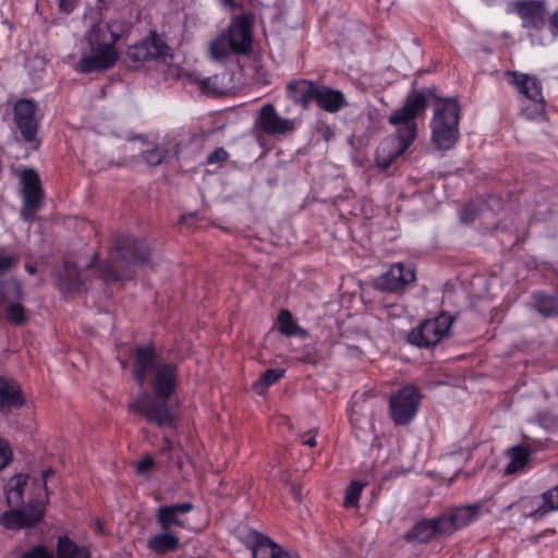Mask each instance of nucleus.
<instances>
[{
  "mask_svg": "<svg viewBox=\"0 0 558 558\" xmlns=\"http://www.w3.org/2000/svg\"><path fill=\"white\" fill-rule=\"evenodd\" d=\"M149 374H153V393H138L128 403V410L144 416L148 423L160 428L172 427L175 414L169 399L179 385L178 366L159 362L153 345H140L135 349L133 378L140 386H144Z\"/></svg>",
  "mask_w": 558,
  "mask_h": 558,
  "instance_id": "1",
  "label": "nucleus"
},
{
  "mask_svg": "<svg viewBox=\"0 0 558 558\" xmlns=\"http://www.w3.org/2000/svg\"><path fill=\"white\" fill-rule=\"evenodd\" d=\"M428 97H436L434 89L411 92L403 106L388 119L392 125H400L393 137L384 140L376 150V165L381 170H388L391 163L400 157L413 143L417 135L414 119L420 117L428 107Z\"/></svg>",
  "mask_w": 558,
  "mask_h": 558,
  "instance_id": "2",
  "label": "nucleus"
},
{
  "mask_svg": "<svg viewBox=\"0 0 558 558\" xmlns=\"http://www.w3.org/2000/svg\"><path fill=\"white\" fill-rule=\"evenodd\" d=\"M255 15H234L228 27L209 43L208 53L214 61H225L231 56H250L254 50L253 27Z\"/></svg>",
  "mask_w": 558,
  "mask_h": 558,
  "instance_id": "3",
  "label": "nucleus"
},
{
  "mask_svg": "<svg viewBox=\"0 0 558 558\" xmlns=\"http://www.w3.org/2000/svg\"><path fill=\"white\" fill-rule=\"evenodd\" d=\"M89 46V53L84 54L76 64L81 73L104 72L111 69L119 60L116 43L120 35L112 31L108 23L94 24L85 34Z\"/></svg>",
  "mask_w": 558,
  "mask_h": 558,
  "instance_id": "4",
  "label": "nucleus"
},
{
  "mask_svg": "<svg viewBox=\"0 0 558 558\" xmlns=\"http://www.w3.org/2000/svg\"><path fill=\"white\" fill-rule=\"evenodd\" d=\"M460 106L454 98L446 99L432 119V138L439 149L451 148L459 137Z\"/></svg>",
  "mask_w": 558,
  "mask_h": 558,
  "instance_id": "5",
  "label": "nucleus"
},
{
  "mask_svg": "<svg viewBox=\"0 0 558 558\" xmlns=\"http://www.w3.org/2000/svg\"><path fill=\"white\" fill-rule=\"evenodd\" d=\"M453 322L454 317L452 315L442 312L437 317L427 319L412 329L408 335V341L422 348L435 345L445 337L449 336V330Z\"/></svg>",
  "mask_w": 558,
  "mask_h": 558,
  "instance_id": "6",
  "label": "nucleus"
},
{
  "mask_svg": "<svg viewBox=\"0 0 558 558\" xmlns=\"http://www.w3.org/2000/svg\"><path fill=\"white\" fill-rule=\"evenodd\" d=\"M13 121L19 130L22 140L34 149L40 146V138L38 137L39 122L36 117L37 106L32 99L22 98L14 102Z\"/></svg>",
  "mask_w": 558,
  "mask_h": 558,
  "instance_id": "7",
  "label": "nucleus"
},
{
  "mask_svg": "<svg viewBox=\"0 0 558 558\" xmlns=\"http://www.w3.org/2000/svg\"><path fill=\"white\" fill-rule=\"evenodd\" d=\"M420 393L415 386L402 387L389 399V415L396 425L409 424L417 413Z\"/></svg>",
  "mask_w": 558,
  "mask_h": 558,
  "instance_id": "8",
  "label": "nucleus"
},
{
  "mask_svg": "<svg viewBox=\"0 0 558 558\" xmlns=\"http://www.w3.org/2000/svg\"><path fill=\"white\" fill-rule=\"evenodd\" d=\"M110 257L114 262L121 260L130 265L145 264L149 258V248L142 240L116 234L111 240Z\"/></svg>",
  "mask_w": 558,
  "mask_h": 558,
  "instance_id": "9",
  "label": "nucleus"
},
{
  "mask_svg": "<svg viewBox=\"0 0 558 558\" xmlns=\"http://www.w3.org/2000/svg\"><path fill=\"white\" fill-rule=\"evenodd\" d=\"M40 493L36 495V499L31 501L27 508L12 509L0 515L2 526L11 530H20L31 527L37 524L45 514L44 501L40 499Z\"/></svg>",
  "mask_w": 558,
  "mask_h": 558,
  "instance_id": "10",
  "label": "nucleus"
},
{
  "mask_svg": "<svg viewBox=\"0 0 558 558\" xmlns=\"http://www.w3.org/2000/svg\"><path fill=\"white\" fill-rule=\"evenodd\" d=\"M168 50L166 43L158 37L156 32L151 31L147 37L130 46L126 56L133 63L142 64L158 58H165Z\"/></svg>",
  "mask_w": 558,
  "mask_h": 558,
  "instance_id": "11",
  "label": "nucleus"
},
{
  "mask_svg": "<svg viewBox=\"0 0 558 558\" xmlns=\"http://www.w3.org/2000/svg\"><path fill=\"white\" fill-rule=\"evenodd\" d=\"M23 183V208L22 217L29 221L34 219L36 210L41 205L43 190L38 173L34 169H25L21 173Z\"/></svg>",
  "mask_w": 558,
  "mask_h": 558,
  "instance_id": "12",
  "label": "nucleus"
},
{
  "mask_svg": "<svg viewBox=\"0 0 558 558\" xmlns=\"http://www.w3.org/2000/svg\"><path fill=\"white\" fill-rule=\"evenodd\" d=\"M505 76L510 84L517 87L520 94L534 102L535 114L541 116L545 113V100L542 94V85L536 76L515 71H507Z\"/></svg>",
  "mask_w": 558,
  "mask_h": 558,
  "instance_id": "13",
  "label": "nucleus"
},
{
  "mask_svg": "<svg viewBox=\"0 0 558 558\" xmlns=\"http://www.w3.org/2000/svg\"><path fill=\"white\" fill-rule=\"evenodd\" d=\"M256 125L267 135H283L295 128L294 121L280 117L271 104L260 108Z\"/></svg>",
  "mask_w": 558,
  "mask_h": 558,
  "instance_id": "14",
  "label": "nucleus"
},
{
  "mask_svg": "<svg viewBox=\"0 0 558 558\" xmlns=\"http://www.w3.org/2000/svg\"><path fill=\"white\" fill-rule=\"evenodd\" d=\"M415 279L413 268L405 269L402 263H396L391 265L388 271L377 278L376 288L384 292H395L411 284Z\"/></svg>",
  "mask_w": 558,
  "mask_h": 558,
  "instance_id": "15",
  "label": "nucleus"
},
{
  "mask_svg": "<svg viewBox=\"0 0 558 558\" xmlns=\"http://www.w3.org/2000/svg\"><path fill=\"white\" fill-rule=\"evenodd\" d=\"M192 502H181L160 506L156 510V522L160 530L172 531V526L185 527L183 515L192 511Z\"/></svg>",
  "mask_w": 558,
  "mask_h": 558,
  "instance_id": "16",
  "label": "nucleus"
},
{
  "mask_svg": "<svg viewBox=\"0 0 558 558\" xmlns=\"http://www.w3.org/2000/svg\"><path fill=\"white\" fill-rule=\"evenodd\" d=\"M480 505L461 506L454 508L451 512L441 514L442 531L451 535L457 530L464 527L475 520L481 511Z\"/></svg>",
  "mask_w": 558,
  "mask_h": 558,
  "instance_id": "17",
  "label": "nucleus"
},
{
  "mask_svg": "<svg viewBox=\"0 0 558 558\" xmlns=\"http://www.w3.org/2000/svg\"><path fill=\"white\" fill-rule=\"evenodd\" d=\"M515 11L522 19L523 27L541 29L545 25L544 1H520L515 3Z\"/></svg>",
  "mask_w": 558,
  "mask_h": 558,
  "instance_id": "18",
  "label": "nucleus"
},
{
  "mask_svg": "<svg viewBox=\"0 0 558 558\" xmlns=\"http://www.w3.org/2000/svg\"><path fill=\"white\" fill-rule=\"evenodd\" d=\"M437 535H447L442 531V520L440 515L418 521L404 534V539L409 543H427Z\"/></svg>",
  "mask_w": 558,
  "mask_h": 558,
  "instance_id": "19",
  "label": "nucleus"
},
{
  "mask_svg": "<svg viewBox=\"0 0 558 558\" xmlns=\"http://www.w3.org/2000/svg\"><path fill=\"white\" fill-rule=\"evenodd\" d=\"M25 403L21 385L13 378L0 376V410L20 409Z\"/></svg>",
  "mask_w": 558,
  "mask_h": 558,
  "instance_id": "20",
  "label": "nucleus"
},
{
  "mask_svg": "<svg viewBox=\"0 0 558 558\" xmlns=\"http://www.w3.org/2000/svg\"><path fill=\"white\" fill-rule=\"evenodd\" d=\"M314 101L320 109L330 113L338 112L347 105L342 92L326 85H317Z\"/></svg>",
  "mask_w": 558,
  "mask_h": 558,
  "instance_id": "21",
  "label": "nucleus"
},
{
  "mask_svg": "<svg viewBox=\"0 0 558 558\" xmlns=\"http://www.w3.org/2000/svg\"><path fill=\"white\" fill-rule=\"evenodd\" d=\"M317 85L308 80L294 81L288 85V93L295 104L300 105L303 109H307L311 101L314 100Z\"/></svg>",
  "mask_w": 558,
  "mask_h": 558,
  "instance_id": "22",
  "label": "nucleus"
},
{
  "mask_svg": "<svg viewBox=\"0 0 558 558\" xmlns=\"http://www.w3.org/2000/svg\"><path fill=\"white\" fill-rule=\"evenodd\" d=\"M180 546V537L169 530H161L160 533L153 535L147 542V547L157 555L175 551Z\"/></svg>",
  "mask_w": 558,
  "mask_h": 558,
  "instance_id": "23",
  "label": "nucleus"
},
{
  "mask_svg": "<svg viewBox=\"0 0 558 558\" xmlns=\"http://www.w3.org/2000/svg\"><path fill=\"white\" fill-rule=\"evenodd\" d=\"M278 329L279 331L288 337L300 336L307 337L308 332L300 327L293 319V316L290 311L281 310L277 317Z\"/></svg>",
  "mask_w": 558,
  "mask_h": 558,
  "instance_id": "24",
  "label": "nucleus"
},
{
  "mask_svg": "<svg viewBox=\"0 0 558 558\" xmlns=\"http://www.w3.org/2000/svg\"><path fill=\"white\" fill-rule=\"evenodd\" d=\"M28 476L15 474L8 483L7 501L9 506H19L23 501L24 487L27 484Z\"/></svg>",
  "mask_w": 558,
  "mask_h": 558,
  "instance_id": "25",
  "label": "nucleus"
},
{
  "mask_svg": "<svg viewBox=\"0 0 558 558\" xmlns=\"http://www.w3.org/2000/svg\"><path fill=\"white\" fill-rule=\"evenodd\" d=\"M57 558H90L86 548L78 547L68 536L58 539Z\"/></svg>",
  "mask_w": 558,
  "mask_h": 558,
  "instance_id": "26",
  "label": "nucleus"
},
{
  "mask_svg": "<svg viewBox=\"0 0 558 558\" xmlns=\"http://www.w3.org/2000/svg\"><path fill=\"white\" fill-rule=\"evenodd\" d=\"M509 464L505 469L506 474H513L521 470L529 461L530 450L523 446H514L508 449Z\"/></svg>",
  "mask_w": 558,
  "mask_h": 558,
  "instance_id": "27",
  "label": "nucleus"
},
{
  "mask_svg": "<svg viewBox=\"0 0 558 558\" xmlns=\"http://www.w3.org/2000/svg\"><path fill=\"white\" fill-rule=\"evenodd\" d=\"M281 548L269 537L260 536L253 548V558H276Z\"/></svg>",
  "mask_w": 558,
  "mask_h": 558,
  "instance_id": "28",
  "label": "nucleus"
},
{
  "mask_svg": "<svg viewBox=\"0 0 558 558\" xmlns=\"http://www.w3.org/2000/svg\"><path fill=\"white\" fill-rule=\"evenodd\" d=\"M66 276L62 277L60 280V287L63 290L70 292H80L85 289V279L82 275L76 274L75 269L71 268L68 263L64 265Z\"/></svg>",
  "mask_w": 558,
  "mask_h": 558,
  "instance_id": "29",
  "label": "nucleus"
},
{
  "mask_svg": "<svg viewBox=\"0 0 558 558\" xmlns=\"http://www.w3.org/2000/svg\"><path fill=\"white\" fill-rule=\"evenodd\" d=\"M535 307L545 317L558 316V299L553 295L535 294Z\"/></svg>",
  "mask_w": 558,
  "mask_h": 558,
  "instance_id": "30",
  "label": "nucleus"
},
{
  "mask_svg": "<svg viewBox=\"0 0 558 558\" xmlns=\"http://www.w3.org/2000/svg\"><path fill=\"white\" fill-rule=\"evenodd\" d=\"M284 374L283 369L280 368H270L267 369L260 378L253 384V390L257 395H263L265 390L276 381H278Z\"/></svg>",
  "mask_w": 558,
  "mask_h": 558,
  "instance_id": "31",
  "label": "nucleus"
},
{
  "mask_svg": "<svg viewBox=\"0 0 558 558\" xmlns=\"http://www.w3.org/2000/svg\"><path fill=\"white\" fill-rule=\"evenodd\" d=\"M20 255L5 247H0V277L11 271L19 263Z\"/></svg>",
  "mask_w": 558,
  "mask_h": 558,
  "instance_id": "32",
  "label": "nucleus"
},
{
  "mask_svg": "<svg viewBox=\"0 0 558 558\" xmlns=\"http://www.w3.org/2000/svg\"><path fill=\"white\" fill-rule=\"evenodd\" d=\"M199 88L206 95H223L228 87L220 82L218 75L199 81Z\"/></svg>",
  "mask_w": 558,
  "mask_h": 558,
  "instance_id": "33",
  "label": "nucleus"
},
{
  "mask_svg": "<svg viewBox=\"0 0 558 558\" xmlns=\"http://www.w3.org/2000/svg\"><path fill=\"white\" fill-rule=\"evenodd\" d=\"M7 318L10 323L22 326L28 320L25 307L19 302H12L7 307Z\"/></svg>",
  "mask_w": 558,
  "mask_h": 558,
  "instance_id": "34",
  "label": "nucleus"
},
{
  "mask_svg": "<svg viewBox=\"0 0 558 558\" xmlns=\"http://www.w3.org/2000/svg\"><path fill=\"white\" fill-rule=\"evenodd\" d=\"M544 504L533 512V515L542 517L548 511L558 510V485L543 495Z\"/></svg>",
  "mask_w": 558,
  "mask_h": 558,
  "instance_id": "35",
  "label": "nucleus"
},
{
  "mask_svg": "<svg viewBox=\"0 0 558 558\" xmlns=\"http://www.w3.org/2000/svg\"><path fill=\"white\" fill-rule=\"evenodd\" d=\"M168 151H169L168 148L153 146V147H149V148L143 150L142 157L148 166L156 167L165 160Z\"/></svg>",
  "mask_w": 558,
  "mask_h": 558,
  "instance_id": "36",
  "label": "nucleus"
},
{
  "mask_svg": "<svg viewBox=\"0 0 558 558\" xmlns=\"http://www.w3.org/2000/svg\"><path fill=\"white\" fill-rule=\"evenodd\" d=\"M111 262L113 260L110 258L109 262H102L96 266L100 278L106 282H117L123 278V275L113 267Z\"/></svg>",
  "mask_w": 558,
  "mask_h": 558,
  "instance_id": "37",
  "label": "nucleus"
},
{
  "mask_svg": "<svg viewBox=\"0 0 558 558\" xmlns=\"http://www.w3.org/2000/svg\"><path fill=\"white\" fill-rule=\"evenodd\" d=\"M364 484L353 481L345 489L344 506L347 508H355L363 490Z\"/></svg>",
  "mask_w": 558,
  "mask_h": 558,
  "instance_id": "38",
  "label": "nucleus"
},
{
  "mask_svg": "<svg viewBox=\"0 0 558 558\" xmlns=\"http://www.w3.org/2000/svg\"><path fill=\"white\" fill-rule=\"evenodd\" d=\"M2 288L4 289V291L2 292L3 300H19L22 298V287L19 281L8 280L7 282H2Z\"/></svg>",
  "mask_w": 558,
  "mask_h": 558,
  "instance_id": "39",
  "label": "nucleus"
},
{
  "mask_svg": "<svg viewBox=\"0 0 558 558\" xmlns=\"http://www.w3.org/2000/svg\"><path fill=\"white\" fill-rule=\"evenodd\" d=\"M13 458L12 449L9 442L0 438V471L3 470Z\"/></svg>",
  "mask_w": 558,
  "mask_h": 558,
  "instance_id": "40",
  "label": "nucleus"
},
{
  "mask_svg": "<svg viewBox=\"0 0 558 558\" xmlns=\"http://www.w3.org/2000/svg\"><path fill=\"white\" fill-rule=\"evenodd\" d=\"M54 475V471L50 468L41 473L40 478H33V485L44 492L45 499H48L47 480Z\"/></svg>",
  "mask_w": 558,
  "mask_h": 558,
  "instance_id": "41",
  "label": "nucleus"
},
{
  "mask_svg": "<svg viewBox=\"0 0 558 558\" xmlns=\"http://www.w3.org/2000/svg\"><path fill=\"white\" fill-rule=\"evenodd\" d=\"M478 215L477 209L473 205H465L460 211V219L464 223L472 222Z\"/></svg>",
  "mask_w": 558,
  "mask_h": 558,
  "instance_id": "42",
  "label": "nucleus"
},
{
  "mask_svg": "<svg viewBox=\"0 0 558 558\" xmlns=\"http://www.w3.org/2000/svg\"><path fill=\"white\" fill-rule=\"evenodd\" d=\"M228 158V153L225 148L218 147L207 156L208 163H216L225 161Z\"/></svg>",
  "mask_w": 558,
  "mask_h": 558,
  "instance_id": "43",
  "label": "nucleus"
},
{
  "mask_svg": "<svg viewBox=\"0 0 558 558\" xmlns=\"http://www.w3.org/2000/svg\"><path fill=\"white\" fill-rule=\"evenodd\" d=\"M154 466V459L149 456L143 458L141 461H138L136 465V471L140 474H144L148 472Z\"/></svg>",
  "mask_w": 558,
  "mask_h": 558,
  "instance_id": "44",
  "label": "nucleus"
},
{
  "mask_svg": "<svg viewBox=\"0 0 558 558\" xmlns=\"http://www.w3.org/2000/svg\"><path fill=\"white\" fill-rule=\"evenodd\" d=\"M23 558H52L43 547L38 546L24 554Z\"/></svg>",
  "mask_w": 558,
  "mask_h": 558,
  "instance_id": "45",
  "label": "nucleus"
},
{
  "mask_svg": "<svg viewBox=\"0 0 558 558\" xmlns=\"http://www.w3.org/2000/svg\"><path fill=\"white\" fill-rule=\"evenodd\" d=\"M78 0H59V9L64 13H70L74 10Z\"/></svg>",
  "mask_w": 558,
  "mask_h": 558,
  "instance_id": "46",
  "label": "nucleus"
},
{
  "mask_svg": "<svg viewBox=\"0 0 558 558\" xmlns=\"http://www.w3.org/2000/svg\"><path fill=\"white\" fill-rule=\"evenodd\" d=\"M222 7L231 10H241L243 8L242 0H220Z\"/></svg>",
  "mask_w": 558,
  "mask_h": 558,
  "instance_id": "47",
  "label": "nucleus"
},
{
  "mask_svg": "<svg viewBox=\"0 0 558 558\" xmlns=\"http://www.w3.org/2000/svg\"><path fill=\"white\" fill-rule=\"evenodd\" d=\"M173 450H174L173 442L168 437H165L163 438V446L160 449V453L161 454H166V453H169V452H171Z\"/></svg>",
  "mask_w": 558,
  "mask_h": 558,
  "instance_id": "48",
  "label": "nucleus"
},
{
  "mask_svg": "<svg viewBox=\"0 0 558 558\" xmlns=\"http://www.w3.org/2000/svg\"><path fill=\"white\" fill-rule=\"evenodd\" d=\"M290 492H291V494H292L293 498H294L296 501H299V502H300V501L302 500V489H301V487H300L299 485L293 484V485L291 486Z\"/></svg>",
  "mask_w": 558,
  "mask_h": 558,
  "instance_id": "49",
  "label": "nucleus"
},
{
  "mask_svg": "<svg viewBox=\"0 0 558 558\" xmlns=\"http://www.w3.org/2000/svg\"><path fill=\"white\" fill-rule=\"evenodd\" d=\"M308 434H312V436L308 439L303 440V445L308 447H315L316 446V432L310 430Z\"/></svg>",
  "mask_w": 558,
  "mask_h": 558,
  "instance_id": "50",
  "label": "nucleus"
},
{
  "mask_svg": "<svg viewBox=\"0 0 558 558\" xmlns=\"http://www.w3.org/2000/svg\"><path fill=\"white\" fill-rule=\"evenodd\" d=\"M550 25L558 31V9L550 16Z\"/></svg>",
  "mask_w": 558,
  "mask_h": 558,
  "instance_id": "51",
  "label": "nucleus"
},
{
  "mask_svg": "<svg viewBox=\"0 0 558 558\" xmlns=\"http://www.w3.org/2000/svg\"><path fill=\"white\" fill-rule=\"evenodd\" d=\"M171 149H172V154L174 157H179L180 153H181V146H180V143H177L174 142L171 146Z\"/></svg>",
  "mask_w": 558,
  "mask_h": 558,
  "instance_id": "52",
  "label": "nucleus"
},
{
  "mask_svg": "<svg viewBox=\"0 0 558 558\" xmlns=\"http://www.w3.org/2000/svg\"><path fill=\"white\" fill-rule=\"evenodd\" d=\"M322 134H323V137H324L326 141H328V140L332 136V134H333V133H332V131H331V129H330L329 126H325V128L323 129V133H322Z\"/></svg>",
  "mask_w": 558,
  "mask_h": 558,
  "instance_id": "53",
  "label": "nucleus"
},
{
  "mask_svg": "<svg viewBox=\"0 0 558 558\" xmlns=\"http://www.w3.org/2000/svg\"><path fill=\"white\" fill-rule=\"evenodd\" d=\"M276 558H299V557L295 555H291L281 548L280 553L277 555Z\"/></svg>",
  "mask_w": 558,
  "mask_h": 558,
  "instance_id": "54",
  "label": "nucleus"
},
{
  "mask_svg": "<svg viewBox=\"0 0 558 558\" xmlns=\"http://www.w3.org/2000/svg\"><path fill=\"white\" fill-rule=\"evenodd\" d=\"M174 465L178 468V470H182L183 469V465H184V461H183V458L178 456L174 460Z\"/></svg>",
  "mask_w": 558,
  "mask_h": 558,
  "instance_id": "55",
  "label": "nucleus"
},
{
  "mask_svg": "<svg viewBox=\"0 0 558 558\" xmlns=\"http://www.w3.org/2000/svg\"><path fill=\"white\" fill-rule=\"evenodd\" d=\"M25 269H26V271H27L28 274H31V275H35V274H36V271H37L36 267H35V266H33V265H31V264H26V265H25Z\"/></svg>",
  "mask_w": 558,
  "mask_h": 558,
  "instance_id": "56",
  "label": "nucleus"
},
{
  "mask_svg": "<svg viewBox=\"0 0 558 558\" xmlns=\"http://www.w3.org/2000/svg\"><path fill=\"white\" fill-rule=\"evenodd\" d=\"M187 219V216L186 215H183L181 218H180V223H184Z\"/></svg>",
  "mask_w": 558,
  "mask_h": 558,
  "instance_id": "57",
  "label": "nucleus"
}]
</instances>
